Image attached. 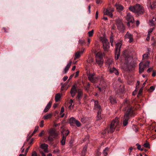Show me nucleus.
I'll use <instances>...</instances> for the list:
<instances>
[{
	"label": "nucleus",
	"mask_w": 156,
	"mask_h": 156,
	"mask_svg": "<svg viewBox=\"0 0 156 156\" xmlns=\"http://www.w3.org/2000/svg\"><path fill=\"white\" fill-rule=\"evenodd\" d=\"M122 45V44L120 42L117 43L115 45V59L116 60L118 59L120 55V49Z\"/></svg>",
	"instance_id": "9d476101"
},
{
	"label": "nucleus",
	"mask_w": 156,
	"mask_h": 156,
	"mask_svg": "<svg viewBox=\"0 0 156 156\" xmlns=\"http://www.w3.org/2000/svg\"><path fill=\"white\" fill-rule=\"evenodd\" d=\"M79 74V72L78 71L76 72V75L75 76V77H77Z\"/></svg>",
	"instance_id": "69168bd1"
},
{
	"label": "nucleus",
	"mask_w": 156,
	"mask_h": 156,
	"mask_svg": "<svg viewBox=\"0 0 156 156\" xmlns=\"http://www.w3.org/2000/svg\"><path fill=\"white\" fill-rule=\"evenodd\" d=\"M64 107H62L61 108V111L60 112V114H62L63 112L64 111Z\"/></svg>",
	"instance_id": "09e8293b"
},
{
	"label": "nucleus",
	"mask_w": 156,
	"mask_h": 156,
	"mask_svg": "<svg viewBox=\"0 0 156 156\" xmlns=\"http://www.w3.org/2000/svg\"><path fill=\"white\" fill-rule=\"evenodd\" d=\"M61 98V96L59 94H56L55 97V100L56 102H58Z\"/></svg>",
	"instance_id": "bb28decb"
},
{
	"label": "nucleus",
	"mask_w": 156,
	"mask_h": 156,
	"mask_svg": "<svg viewBox=\"0 0 156 156\" xmlns=\"http://www.w3.org/2000/svg\"><path fill=\"white\" fill-rule=\"evenodd\" d=\"M149 62L147 61L146 63L143 65L146 68L149 67Z\"/></svg>",
	"instance_id": "58836bf2"
},
{
	"label": "nucleus",
	"mask_w": 156,
	"mask_h": 156,
	"mask_svg": "<svg viewBox=\"0 0 156 156\" xmlns=\"http://www.w3.org/2000/svg\"><path fill=\"white\" fill-rule=\"evenodd\" d=\"M41 154H42V156H45V154L42 151H40Z\"/></svg>",
	"instance_id": "e2e57ef3"
},
{
	"label": "nucleus",
	"mask_w": 156,
	"mask_h": 156,
	"mask_svg": "<svg viewBox=\"0 0 156 156\" xmlns=\"http://www.w3.org/2000/svg\"><path fill=\"white\" fill-rule=\"evenodd\" d=\"M92 101H94V109L98 111V114L97 117L98 119V120L100 119L101 118V114L102 110L101 108V107L98 104V102L97 101H96L94 100H92Z\"/></svg>",
	"instance_id": "423d86ee"
},
{
	"label": "nucleus",
	"mask_w": 156,
	"mask_h": 156,
	"mask_svg": "<svg viewBox=\"0 0 156 156\" xmlns=\"http://www.w3.org/2000/svg\"><path fill=\"white\" fill-rule=\"evenodd\" d=\"M150 89L152 90V91H153L154 90V88L153 86H151L150 87Z\"/></svg>",
	"instance_id": "052dcab7"
},
{
	"label": "nucleus",
	"mask_w": 156,
	"mask_h": 156,
	"mask_svg": "<svg viewBox=\"0 0 156 156\" xmlns=\"http://www.w3.org/2000/svg\"><path fill=\"white\" fill-rule=\"evenodd\" d=\"M128 103V101L127 100H126L125 101V102L123 104V105L125 106H126V105H127Z\"/></svg>",
	"instance_id": "5fc2aeb1"
},
{
	"label": "nucleus",
	"mask_w": 156,
	"mask_h": 156,
	"mask_svg": "<svg viewBox=\"0 0 156 156\" xmlns=\"http://www.w3.org/2000/svg\"><path fill=\"white\" fill-rule=\"evenodd\" d=\"M146 67L144 66L142 63H140L139 64V72L140 73H142L144 71V69Z\"/></svg>",
	"instance_id": "6ab92c4d"
},
{
	"label": "nucleus",
	"mask_w": 156,
	"mask_h": 156,
	"mask_svg": "<svg viewBox=\"0 0 156 156\" xmlns=\"http://www.w3.org/2000/svg\"><path fill=\"white\" fill-rule=\"evenodd\" d=\"M94 32V30H92L91 31H90L88 32V35L89 37H91L92 36Z\"/></svg>",
	"instance_id": "72a5a7b5"
},
{
	"label": "nucleus",
	"mask_w": 156,
	"mask_h": 156,
	"mask_svg": "<svg viewBox=\"0 0 156 156\" xmlns=\"http://www.w3.org/2000/svg\"><path fill=\"white\" fill-rule=\"evenodd\" d=\"M155 21H156V19L153 18L151 20H150L149 24L151 26H155L156 25Z\"/></svg>",
	"instance_id": "4be33fe9"
},
{
	"label": "nucleus",
	"mask_w": 156,
	"mask_h": 156,
	"mask_svg": "<svg viewBox=\"0 0 156 156\" xmlns=\"http://www.w3.org/2000/svg\"><path fill=\"white\" fill-rule=\"evenodd\" d=\"M30 148V147H29L26 149L25 151V153L24 155V156H26V154H27V152H28Z\"/></svg>",
	"instance_id": "a18cd8bd"
},
{
	"label": "nucleus",
	"mask_w": 156,
	"mask_h": 156,
	"mask_svg": "<svg viewBox=\"0 0 156 156\" xmlns=\"http://www.w3.org/2000/svg\"><path fill=\"white\" fill-rule=\"evenodd\" d=\"M83 51H81L76 52L75 54L74 59H76V58H80V54L83 53Z\"/></svg>",
	"instance_id": "aec40b11"
},
{
	"label": "nucleus",
	"mask_w": 156,
	"mask_h": 156,
	"mask_svg": "<svg viewBox=\"0 0 156 156\" xmlns=\"http://www.w3.org/2000/svg\"><path fill=\"white\" fill-rule=\"evenodd\" d=\"M84 40H79V43L82 44L84 42Z\"/></svg>",
	"instance_id": "3c124183"
},
{
	"label": "nucleus",
	"mask_w": 156,
	"mask_h": 156,
	"mask_svg": "<svg viewBox=\"0 0 156 156\" xmlns=\"http://www.w3.org/2000/svg\"><path fill=\"white\" fill-rule=\"evenodd\" d=\"M152 69H153L152 68H150L147 69V71L148 73H149L150 72H151L152 70Z\"/></svg>",
	"instance_id": "603ef678"
},
{
	"label": "nucleus",
	"mask_w": 156,
	"mask_h": 156,
	"mask_svg": "<svg viewBox=\"0 0 156 156\" xmlns=\"http://www.w3.org/2000/svg\"><path fill=\"white\" fill-rule=\"evenodd\" d=\"M31 156H38L36 152L35 151H33L31 154Z\"/></svg>",
	"instance_id": "c03bdc74"
},
{
	"label": "nucleus",
	"mask_w": 156,
	"mask_h": 156,
	"mask_svg": "<svg viewBox=\"0 0 156 156\" xmlns=\"http://www.w3.org/2000/svg\"><path fill=\"white\" fill-rule=\"evenodd\" d=\"M143 146L144 147L146 148H149L150 147V145L148 143H145Z\"/></svg>",
	"instance_id": "37998d69"
},
{
	"label": "nucleus",
	"mask_w": 156,
	"mask_h": 156,
	"mask_svg": "<svg viewBox=\"0 0 156 156\" xmlns=\"http://www.w3.org/2000/svg\"><path fill=\"white\" fill-rule=\"evenodd\" d=\"M48 134V139L50 142L52 141L53 140L54 138L57 136V134L55 133V129H50L49 130Z\"/></svg>",
	"instance_id": "1a4fd4ad"
},
{
	"label": "nucleus",
	"mask_w": 156,
	"mask_h": 156,
	"mask_svg": "<svg viewBox=\"0 0 156 156\" xmlns=\"http://www.w3.org/2000/svg\"><path fill=\"white\" fill-rule=\"evenodd\" d=\"M68 77L67 76H65L63 78V80L64 81H66L68 79Z\"/></svg>",
	"instance_id": "8fccbe9b"
},
{
	"label": "nucleus",
	"mask_w": 156,
	"mask_h": 156,
	"mask_svg": "<svg viewBox=\"0 0 156 156\" xmlns=\"http://www.w3.org/2000/svg\"><path fill=\"white\" fill-rule=\"evenodd\" d=\"M69 133V131L68 130H66L64 133H62V136H64L65 137H66V136L68 135Z\"/></svg>",
	"instance_id": "2f4dec72"
},
{
	"label": "nucleus",
	"mask_w": 156,
	"mask_h": 156,
	"mask_svg": "<svg viewBox=\"0 0 156 156\" xmlns=\"http://www.w3.org/2000/svg\"><path fill=\"white\" fill-rule=\"evenodd\" d=\"M113 41V39H112V37L111 36L110 37V42L111 43V45L112 46H113L112 43Z\"/></svg>",
	"instance_id": "de8ad7c7"
},
{
	"label": "nucleus",
	"mask_w": 156,
	"mask_h": 156,
	"mask_svg": "<svg viewBox=\"0 0 156 156\" xmlns=\"http://www.w3.org/2000/svg\"><path fill=\"white\" fill-rule=\"evenodd\" d=\"M119 125V122L118 118L116 117L111 122L110 128L105 129L104 131L102 132V134L104 135L107 132H108V133H112L114 131L115 128L118 127Z\"/></svg>",
	"instance_id": "7ed1b4c3"
},
{
	"label": "nucleus",
	"mask_w": 156,
	"mask_h": 156,
	"mask_svg": "<svg viewBox=\"0 0 156 156\" xmlns=\"http://www.w3.org/2000/svg\"><path fill=\"white\" fill-rule=\"evenodd\" d=\"M131 57L130 56H126L125 57V62L126 64L129 62L131 60Z\"/></svg>",
	"instance_id": "cd10ccee"
},
{
	"label": "nucleus",
	"mask_w": 156,
	"mask_h": 156,
	"mask_svg": "<svg viewBox=\"0 0 156 156\" xmlns=\"http://www.w3.org/2000/svg\"><path fill=\"white\" fill-rule=\"evenodd\" d=\"M44 134V132L43 131H41V132L39 134V136H41L42 135Z\"/></svg>",
	"instance_id": "4d7b16f0"
},
{
	"label": "nucleus",
	"mask_w": 156,
	"mask_h": 156,
	"mask_svg": "<svg viewBox=\"0 0 156 156\" xmlns=\"http://www.w3.org/2000/svg\"><path fill=\"white\" fill-rule=\"evenodd\" d=\"M98 12L97 11L96 12V14H95V17H96V19H97L98 18Z\"/></svg>",
	"instance_id": "6e6d98bb"
},
{
	"label": "nucleus",
	"mask_w": 156,
	"mask_h": 156,
	"mask_svg": "<svg viewBox=\"0 0 156 156\" xmlns=\"http://www.w3.org/2000/svg\"><path fill=\"white\" fill-rule=\"evenodd\" d=\"M24 145V144H23V147H22L21 148L22 153L23 152L24 150V148L23 147Z\"/></svg>",
	"instance_id": "13d9d810"
},
{
	"label": "nucleus",
	"mask_w": 156,
	"mask_h": 156,
	"mask_svg": "<svg viewBox=\"0 0 156 156\" xmlns=\"http://www.w3.org/2000/svg\"><path fill=\"white\" fill-rule=\"evenodd\" d=\"M95 74L93 73L89 74L88 76L89 80L92 83H94L98 81H100V85L101 87H97L98 89L101 91L103 92L105 91V89L106 87V84L105 82L104 81L102 77L98 78V77H94Z\"/></svg>",
	"instance_id": "f257e3e1"
},
{
	"label": "nucleus",
	"mask_w": 156,
	"mask_h": 156,
	"mask_svg": "<svg viewBox=\"0 0 156 156\" xmlns=\"http://www.w3.org/2000/svg\"><path fill=\"white\" fill-rule=\"evenodd\" d=\"M52 116V113L47 114L44 116V119H47L51 118Z\"/></svg>",
	"instance_id": "5701e85b"
},
{
	"label": "nucleus",
	"mask_w": 156,
	"mask_h": 156,
	"mask_svg": "<svg viewBox=\"0 0 156 156\" xmlns=\"http://www.w3.org/2000/svg\"><path fill=\"white\" fill-rule=\"evenodd\" d=\"M116 9L118 12H120L123 10V7L121 5H116Z\"/></svg>",
	"instance_id": "b1692460"
},
{
	"label": "nucleus",
	"mask_w": 156,
	"mask_h": 156,
	"mask_svg": "<svg viewBox=\"0 0 156 156\" xmlns=\"http://www.w3.org/2000/svg\"><path fill=\"white\" fill-rule=\"evenodd\" d=\"M66 137H64V136H62V140H61V144L62 145H64L65 144V141H66Z\"/></svg>",
	"instance_id": "c756f323"
},
{
	"label": "nucleus",
	"mask_w": 156,
	"mask_h": 156,
	"mask_svg": "<svg viewBox=\"0 0 156 156\" xmlns=\"http://www.w3.org/2000/svg\"><path fill=\"white\" fill-rule=\"evenodd\" d=\"M114 9L112 8H110L108 9H105L104 10V14L105 15H108L111 17L113 16L112 12L114 11Z\"/></svg>",
	"instance_id": "f8f14e48"
},
{
	"label": "nucleus",
	"mask_w": 156,
	"mask_h": 156,
	"mask_svg": "<svg viewBox=\"0 0 156 156\" xmlns=\"http://www.w3.org/2000/svg\"><path fill=\"white\" fill-rule=\"evenodd\" d=\"M41 148L44 151L45 153L48 152V144H43L41 145Z\"/></svg>",
	"instance_id": "2eb2a0df"
},
{
	"label": "nucleus",
	"mask_w": 156,
	"mask_h": 156,
	"mask_svg": "<svg viewBox=\"0 0 156 156\" xmlns=\"http://www.w3.org/2000/svg\"><path fill=\"white\" fill-rule=\"evenodd\" d=\"M95 58L97 63L101 67L103 64L104 61L102 54L101 52H98L96 55Z\"/></svg>",
	"instance_id": "0eeeda50"
},
{
	"label": "nucleus",
	"mask_w": 156,
	"mask_h": 156,
	"mask_svg": "<svg viewBox=\"0 0 156 156\" xmlns=\"http://www.w3.org/2000/svg\"><path fill=\"white\" fill-rule=\"evenodd\" d=\"M110 73H114L116 75H118L119 74V73L118 69H117L116 68L113 67H111L110 66L108 67Z\"/></svg>",
	"instance_id": "ddd939ff"
},
{
	"label": "nucleus",
	"mask_w": 156,
	"mask_h": 156,
	"mask_svg": "<svg viewBox=\"0 0 156 156\" xmlns=\"http://www.w3.org/2000/svg\"><path fill=\"white\" fill-rule=\"evenodd\" d=\"M156 75V73L154 72H153V73L152 74V76H155Z\"/></svg>",
	"instance_id": "680f3d73"
},
{
	"label": "nucleus",
	"mask_w": 156,
	"mask_h": 156,
	"mask_svg": "<svg viewBox=\"0 0 156 156\" xmlns=\"http://www.w3.org/2000/svg\"><path fill=\"white\" fill-rule=\"evenodd\" d=\"M113 62V61L111 59H109L108 60L107 62L108 64L109 65V66Z\"/></svg>",
	"instance_id": "79ce46f5"
},
{
	"label": "nucleus",
	"mask_w": 156,
	"mask_h": 156,
	"mask_svg": "<svg viewBox=\"0 0 156 156\" xmlns=\"http://www.w3.org/2000/svg\"><path fill=\"white\" fill-rule=\"evenodd\" d=\"M94 59L91 56H89L88 59L87 60V62L88 63L91 64L93 62Z\"/></svg>",
	"instance_id": "c85d7f7f"
},
{
	"label": "nucleus",
	"mask_w": 156,
	"mask_h": 156,
	"mask_svg": "<svg viewBox=\"0 0 156 156\" xmlns=\"http://www.w3.org/2000/svg\"><path fill=\"white\" fill-rule=\"evenodd\" d=\"M139 24H140V22H139V21H138V20H137V21H136V25H137V26H138V25H139Z\"/></svg>",
	"instance_id": "338daca9"
},
{
	"label": "nucleus",
	"mask_w": 156,
	"mask_h": 156,
	"mask_svg": "<svg viewBox=\"0 0 156 156\" xmlns=\"http://www.w3.org/2000/svg\"><path fill=\"white\" fill-rule=\"evenodd\" d=\"M44 121L43 120H42L41 121L40 123L39 126L40 127H42L44 126Z\"/></svg>",
	"instance_id": "49530a36"
},
{
	"label": "nucleus",
	"mask_w": 156,
	"mask_h": 156,
	"mask_svg": "<svg viewBox=\"0 0 156 156\" xmlns=\"http://www.w3.org/2000/svg\"><path fill=\"white\" fill-rule=\"evenodd\" d=\"M134 109V108L132 107H129L126 108V112L123 119V124L124 126H125L127 125L128 123V120L130 118V117L135 114Z\"/></svg>",
	"instance_id": "f03ea898"
},
{
	"label": "nucleus",
	"mask_w": 156,
	"mask_h": 156,
	"mask_svg": "<svg viewBox=\"0 0 156 156\" xmlns=\"http://www.w3.org/2000/svg\"><path fill=\"white\" fill-rule=\"evenodd\" d=\"M75 124H76L78 127H80L81 126V123L77 120H76Z\"/></svg>",
	"instance_id": "f704fd0d"
},
{
	"label": "nucleus",
	"mask_w": 156,
	"mask_h": 156,
	"mask_svg": "<svg viewBox=\"0 0 156 156\" xmlns=\"http://www.w3.org/2000/svg\"><path fill=\"white\" fill-rule=\"evenodd\" d=\"M100 40L103 44V46L104 51H108L110 48L109 43L107 39L104 37L100 38Z\"/></svg>",
	"instance_id": "39448f33"
},
{
	"label": "nucleus",
	"mask_w": 156,
	"mask_h": 156,
	"mask_svg": "<svg viewBox=\"0 0 156 156\" xmlns=\"http://www.w3.org/2000/svg\"><path fill=\"white\" fill-rule=\"evenodd\" d=\"M87 146H85L83 148V150L82 151L81 155L82 156H85L87 152Z\"/></svg>",
	"instance_id": "393cba45"
},
{
	"label": "nucleus",
	"mask_w": 156,
	"mask_h": 156,
	"mask_svg": "<svg viewBox=\"0 0 156 156\" xmlns=\"http://www.w3.org/2000/svg\"><path fill=\"white\" fill-rule=\"evenodd\" d=\"M72 63L71 61H70L69 63L67 64L66 66L64 69V71L63 72V74H65L68 71L69 67H70Z\"/></svg>",
	"instance_id": "f3484780"
},
{
	"label": "nucleus",
	"mask_w": 156,
	"mask_h": 156,
	"mask_svg": "<svg viewBox=\"0 0 156 156\" xmlns=\"http://www.w3.org/2000/svg\"><path fill=\"white\" fill-rule=\"evenodd\" d=\"M51 105V103L50 102H49L48 103V104L46 106L45 108L44 111L45 112H46L48 111L49 109L50 108Z\"/></svg>",
	"instance_id": "412c9836"
},
{
	"label": "nucleus",
	"mask_w": 156,
	"mask_h": 156,
	"mask_svg": "<svg viewBox=\"0 0 156 156\" xmlns=\"http://www.w3.org/2000/svg\"><path fill=\"white\" fill-rule=\"evenodd\" d=\"M39 128V127L38 126H36L35 127V129L32 133V135H33L36 132H37Z\"/></svg>",
	"instance_id": "c9c22d12"
},
{
	"label": "nucleus",
	"mask_w": 156,
	"mask_h": 156,
	"mask_svg": "<svg viewBox=\"0 0 156 156\" xmlns=\"http://www.w3.org/2000/svg\"><path fill=\"white\" fill-rule=\"evenodd\" d=\"M77 92V90L75 86H73L70 91V94L72 97H74Z\"/></svg>",
	"instance_id": "dca6fc26"
},
{
	"label": "nucleus",
	"mask_w": 156,
	"mask_h": 156,
	"mask_svg": "<svg viewBox=\"0 0 156 156\" xmlns=\"http://www.w3.org/2000/svg\"><path fill=\"white\" fill-rule=\"evenodd\" d=\"M108 149V148H107V147H106V148H105V149L103 150V154H104V155L105 156H106L107 155V154H108L107 152H106V151Z\"/></svg>",
	"instance_id": "4c0bfd02"
},
{
	"label": "nucleus",
	"mask_w": 156,
	"mask_h": 156,
	"mask_svg": "<svg viewBox=\"0 0 156 156\" xmlns=\"http://www.w3.org/2000/svg\"><path fill=\"white\" fill-rule=\"evenodd\" d=\"M90 5H89L88 7V11H89V13H90Z\"/></svg>",
	"instance_id": "0e129e2a"
},
{
	"label": "nucleus",
	"mask_w": 156,
	"mask_h": 156,
	"mask_svg": "<svg viewBox=\"0 0 156 156\" xmlns=\"http://www.w3.org/2000/svg\"><path fill=\"white\" fill-rule=\"evenodd\" d=\"M73 102V101L72 99H70L69 101V103L70 104H72Z\"/></svg>",
	"instance_id": "774afa93"
},
{
	"label": "nucleus",
	"mask_w": 156,
	"mask_h": 156,
	"mask_svg": "<svg viewBox=\"0 0 156 156\" xmlns=\"http://www.w3.org/2000/svg\"><path fill=\"white\" fill-rule=\"evenodd\" d=\"M125 37L126 38L129 39V43L133 41V35L128 32H127L126 34Z\"/></svg>",
	"instance_id": "4468645a"
},
{
	"label": "nucleus",
	"mask_w": 156,
	"mask_h": 156,
	"mask_svg": "<svg viewBox=\"0 0 156 156\" xmlns=\"http://www.w3.org/2000/svg\"><path fill=\"white\" fill-rule=\"evenodd\" d=\"M129 9L131 12L137 15L142 14L144 12V10L142 7L139 4H136L134 6H131Z\"/></svg>",
	"instance_id": "20e7f679"
},
{
	"label": "nucleus",
	"mask_w": 156,
	"mask_h": 156,
	"mask_svg": "<svg viewBox=\"0 0 156 156\" xmlns=\"http://www.w3.org/2000/svg\"><path fill=\"white\" fill-rule=\"evenodd\" d=\"M90 87V84L89 83H87V86H86V87H85V89L87 91H88L89 90Z\"/></svg>",
	"instance_id": "ea45409f"
},
{
	"label": "nucleus",
	"mask_w": 156,
	"mask_h": 156,
	"mask_svg": "<svg viewBox=\"0 0 156 156\" xmlns=\"http://www.w3.org/2000/svg\"><path fill=\"white\" fill-rule=\"evenodd\" d=\"M142 88H141L138 92V94L139 95L141 94L142 93Z\"/></svg>",
	"instance_id": "864d4df0"
},
{
	"label": "nucleus",
	"mask_w": 156,
	"mask_h": 156,
	"mask_svg": "<svg viewBox=\"0 0 156 156\" xmlns=\"http://www.w3.org/2000/svg\"><path fill=\"white\" fill-rule=\"evenodd\" d=\"M116 25L118 29L121 32H124L125 30V28L122 20L120 18H118L116 20Z\"/></svg>",
	"instance_id": "6e6552de"
},
{
	"label": "nucleus",
	"mask_w": 156,
	"mask_h": 156,
	"mask_svg": "<svg viewBox=\"0 0 156 156\" xmlns=\"http://www.w3.org/2000/svg\"><path fill=\"white\" fill-rule=\"evenodd\" d=\"M76 120L73 117H71L69 119V123L72 126H74Z\"/></svg>",
	"instance_id": "a211bd4d"
},
{
	"label": "nucleus",
	"mask_w": 156,
	"mask_h": 156,
	"mask_svg": "<svg viewBox=\"0 0 156 156\" xmlns=\"http://www.w3.org/2000/svg\"><path fill=\"white\" fill-rule=\"evenodd\" d=\"M154 30V28H151L149 29L148 31V35H150V34Z\"/></svg>",
	"instance_id": "a19ab883"
},
{
	"label": "nucleus",
	"mask_w": 156,
	"mask_h": 156,
	"mask_svg": "<svg viewBox=\"0 0 156 156\" xmlns=\"http://www.w3.org/2000/svg\"><path fill=\"white\" fill-rule=\"evenodd\" d=\"M136 145L137 146V149L140 150L141 151H143V149L141 148V146L140 145H139L138 144H136Z\"/></svg>",
	"instance_id": "e433bc0d"
},
{
	"label": "nucleus",
	"mask_w": 156,
	"mask_h": 156,
	"mask_svg": "<svg viewBox=\"0 0 156 156\" xmlns=\"http://www.w3.org/2000/svg\"><path fill=\"white\" fill-rule=\"evenodd\" d=\"M149 39H150V35L147 34V37L146 38V40L148 41L149 40Z\"/></svg>",
	"instance_id": "bf43d9fd"
},
{
	"label": "nucleus",
	"mask_w": 156,
	"mask_h": 156,
	"mask_svg": "<svg viewBox=\"0 0 156 156\" xmlns=\"http://www.w3.org/2000/svg\"><path fill=\"white\" fill-rule=\"evenodd\" d=\"M126 20L127 21V25L129 27L130 26V23H133L134 22V19L133 16L129 12L127 13L126 16L125 17Z\"/></svg>",
	"instance_id": "9b49d317"
},
{
	"label": "nucleus",
	"mask_w": 156,
	"mask_h": 156,
	"mask_svg": "<svg viewBox=\"0 0 156 156\" xmlns=\"http://www.w3.org/2000/svg\"><path fill=\"white\" fill-rule=\"evenodd\" d=\"M78 94L77 95V98L79 99L81 97L82 95V91L81 89H80L78 91Z\"/></svg>",
	"instance_id": "7c9ffc66"
},
{
	"label": "nucleus",
	"mask_w": 156,
	"mask_h": 156,
	"mask_svg": "<svg viewBox=\"0 0 156 156\" xmlns=\"http://www.w3.org/2000/svg\"><path fill=\"white\" fill-rule=\"evenodd\" d=\"M148 54H144L143 55V60L144 61V59H147L148 58Z\"/></svg>",
	"instance_id": "473e14b6"
},
{
	"label": "nucleus",
	"mask_w": 156,
	"mask_h": 156,
	"mask_svg": "<svg viewBox=\"0 0 156 156\" xmlns=\"http://www.w3.org/2000/svg\"><path fill=\"white\" fill-rule=\"evenodd\" d=\"M110 102L112 104H114L116 103V100L113 97L111 96L109 99Z\"/></svg>",
	"instance_id": "a878e982"
}]
</instances>
